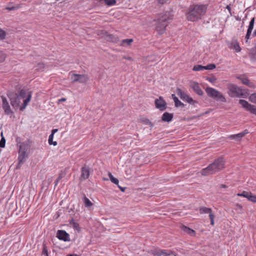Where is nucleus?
Here are the masks:
<instances>
[{"instance_id": "obj_1", "label": "nucleus", "mask_w": 256, "mask_h": 256, "mask_svg": "<svg viewBox=\"0 0 256 256\" xmlns=\"http://www.w3.org/2000/svg\"><path fill=\"white\" fill-rule=\"evenodd\" d=\"M7 96L10 99L12 107L15 110L20 108V110L21 111L26 108L32 98V92H27L24 89L21 90L18 94L8 92L7 93Z\"/></svg>"}, {"instance_id": "obj_2", "label": "nucleus", "mask_w": 256, "mask_h": 256, "mask_svg": "<svg viewBox=\"0 0 256 256\" xmlns=\"http://www.w3.org/2000/svg\"><path fill=\"white\" fill-rule=\"evenodd\" d=\"M206 5L195 4L191 6L188 12L186 14V19L190 22L198 21L202 19L206 13Z\"/></svg>"}, {"instance_id": "obj_3", "label": "nucleus", "mask_w": 256, "mask_h": 256, "mask_svg": "<svg viewBox=\"0 0 256 256\" xmlns=\"http://www.w3.org/2000/svg\"><path fill=\"white\" fill-rule=\"evenodd\" d=\"M225 160L222 157H220L216 159L212 163L208 166L203 168L201 171V174L204 176H208L216 174L224 168Z\"/></svg>"}, {"instance_id": "obj_4", "label": "nucleus", "mask_w": 256, "mask_h": 256, "mask_svg": "<svg viewBox=\"0 0 256 256\" xmlns=\"http://www.w3.org/2000/svg\"><path fill=\"white\" fill-rule=\"evenodd\" d=\"M172 19L170 12H166L160 14L157 20H154L156 22V30L158 34H162L165 32L166 27Z\"/></svg>"}, {"instance_id": "obj_5", "label": "nucleus", "mask_w": 256, "mask_h": 256, "mask_svg": "<svg viewBox=\"0 0 256 256\" xmlns=\"http://www.w3.org/2000/svg\"><path fill=\"white\" fill-rule=\"evenodd\" d=\"M18 151V163L16 166V168H19V166L24 164L28 157V151L30 148V145L26 142H24L20 144Z\"/></svg>"}, {"instance_id": "obj_6", "label": "nucleus", "mask_w": 256, "mask_h": 256, "mask_svg": "<svg viewBox=\"0 0 256 256\" xmlns=\"http://www.w3.org/2000/svg\"><path fill=\"white\" fill-rule=\"evenodd\" d=\"M228 95L232 98L238 97L246 98L247 97L248 94L242 92V89L238 87L236 85L234 84H229L228 86Z\"/></svg>"}, {"instance_id": "obj_7", "label": "nucleus", "mask_w": 256, "mask_h": 256, "mask_svg": "<svg viewBox=\"0 0 256 256\" xmlns=\"http://www.w3.org/2000/svg\"><path fill=\"white\" fill-rule=\"evenodd\" d=\"M206 92L210 97H211L216 100H220L222 102H226V99L224 96L219 91L214 88L208 87L206 89Z\"/></svg>"}, {"instance_id": "obj_8", "label": "nucleus", "mask_w": 256, "mask_h": 256, "mask_svg": "<svg viewBox=\"0 0 256 256\" xmlns=\"http://www.w3.org/2000/svg\"><path fill=\"white\" fill-rule=\"evenodd\" d=\"M89 80L88 76L86 74H72L71 76V80L72 82H79L85 83Z\"/></svg>"}, {"instance_id": "obj_9", "label": "nucleus", "mask_w": 256, "mask_h": 256, "mask_svg": "<svg viewBox=\"0 0 256 256\" xmlns=\"http://www.w3.org/2000/svg\"><path fill=\"white\" fill-rule=\"evenodd\" d=\"M239 104L246 110L250 112L253 114H256V106L250 104L247 101L244 100H240Z\"/></svg>"}, {"instance_id": "obj_10", "label": "nucleus", "mask_w": 256, "mask_h": 256, "mask_svg": "<svg viewBox=\"0 0 256 256\" xmlns=\"http://www.w3.org/2000/svg\"><path fill=\"white\" fill-rule=\"evenodd\" d=\"M154 104L156 107L160 111H164L166 108V102L161 96L155 100Z\"/></svg>"}, {"instance_id": "obj_11", "label": "nucleus", "mask_w": 256, "mask_h": 256, "mask_svg": "<svg viewBox=\"0 0 256 256\" xmlns=\"http://www.w3.org/2000/svg\"><path fill=\"white\" fill-rule=\"evenodd\" d=\"M56 237L60 240L64 242H70V240L69 234L64 230H58L56 233Z\"/></svg>"}, {"instance_id": "obj_12", "label": "nucleus", "mask_w": 256, "mask_h": 256, "mask_svg": "<svg viewBox=\"0 0 256 256\" xmlns=\"http://www.w3.org/2000/svg\"><path fill=\"white\" fill-rule=\"evenodd\" d=\"M200 214H209V217L210 220V224H214V216L212 213V210L210 208L202 207L200 209Z\"/></svg>"}, {"instance_id": "obj_13", "label": "nucleus", "mask_w": 256, "mask_h": 256, "mask_svg": "<svg viewBox=\"0 0 256 256\" xmlns=\"http://www.w3.org/2000/svg\"><path fill=\"white\" fill-rule=\"evenodd\" d=\"M2 108L4 109L6 114L9 115L12 114V112L10 109L8 102L6 98L4 96H2Z\"/></svg>"}, {"instance_id": "obj_14", "label": "nucleus", "mask_w": 256, "mask_h": 256, "mask_svg": "<svg viewBox=\"0 0 256 256\" xmlns=\"http://www.w3.org/2000/svg\"><path fill=\"white\" fill-rule=\"evenodd\" d=\"M90 176V168L88 166H84L81 169L80 180H85L88 178Z\"/></svg>"}, {"instance_id": "obj_15", "label": "nucleus", "mask_w": 256, "mask_h": 256, "mask_svg": "<svg viewBox=\"0 0 256 256\" xmlns=\"http://www.w3.org/2000/svg\"><path fill=\"white\" fill-rule=\"evenodd\" d=\"M190 86L198 95L202 96L204 92L199 86L198 83L196 82H192L190 84Z\"/></svg>"}, {"instance_id": "obj_16", "label": "nucleus", "mask_w": 256, "mask_h": 256, "mask_svg": "<svg viewBox=\"0 0 256 256\" xmlns=\"http://www.w3.org/2000/svg\"><path fill=\"white\" fill-rule=\"evenodd\" d=\"M238 78L240 80L243 84L248 86V87L251 88L254 87V84L250 82L248 78L244 76H238Z\"/></svg>"}, {"instance_id": "obj_17", "label": "nucleus", "mask_w": 256, "mask_h": 256, "mask_svg": "<svg viewBox=\"0 0 256 256\" xmlns=\"http://www.w3.org/2000/svg\"><path fill=\"white\" fill-rule=\"evenodd\" d=\"M177 94L183 100L186 101L188 100L190 96L188 95L185 92L182 90L180 88H177L176 90Z\"/></svg>"}, {"instance_id": "obj_18", "label": "nucleus", "mask_w": 256, "mask_h": 256, "mask_svg": "<svg viewBox=\"0 0 256 256\" xmlns=\"http://www.w3.org/2000/svg\"><path fill=\"white\" fill-rule=\"evenodd\" d=\"M228 47L230 49L235 50L238 52H240L241 50V48L236 40H233L230 44Z\"/></svg>"}, {"instance_id": "obj_19", "label": "nucleus", "mask_w": 256, "mask_h": 256, "mask_svg": "<svg viewBox=\"0 0 256 256\" xmlns=\"http://www.w3.org/2000/svg\"><path fill=\"white\" fill-rule=\"evenodd\" d=\"M180 228L184 232L190 234L191 236H195V235H196V232L194 230H193L190 228L187 227L184 225H182L180 226Z\"/></svg>"}, {"instance_id": "obj_20", "label": "nucleus", "mask_w": 256, "mask_h": 256, "mask_svg": "<svg viewBox=\"0 0 256 256\" xmlns=\"http://www.w3.org/2000/svg\"><path fill=\"white\" fill-rule=\"evenodd\" d=\"M173 118V114H170L168 112H165L163 114L162 117V120L164 122H170Z\"/></svg>"}, {"instance_id": "obj_21", "label": "nucleus", "mask_w": 256, "mask_h": 256, "mask_svg": "<svg viewBox=\"0 0 256 256\" xmlns=\"http://www.w3.org/2000/svg\"><path fill=\"white\" fill-rule=\"evenodd\" d=\"M172 97L174 100V104L176 107L180 106L182 108H184L185 106V104L182 102L174 94H172Z\"/></svg>"}, {"instance_id": "obj_22", "label": "nucleus", "mask_w": 256, "mask_h": 256, "mask_svg": "<svg viewBox=\"0 0 256 256\" xmlns=\"http://www.w3.org/2000/svg\"><path fill=\"white\" fill-rule=\"evenodd\" d=\"M238 196H243L248 198V200L250 201V199L252 198V194L250 192L243 191L242 193L238 194Z\"/></svg>"}, {"instance_id": "obj_23", "label": "nucleus", "mask_w": 256, "mask_h": 256, "mask_svg": "<svg viewBox=\"0 0 256 256\" xmlns=\"http://www.w3.org/2000/svg\"><path fill=\"white\" fill-rule=\"evenodd\" d=\"M107 40L112 42L117 43L119 41L118 38L113 34H108L106 36Z\"/></svg>"}, {"instance_id": "obj_24", "label": "nucleus", "mask_w": 256, "mask_h": 256, "mask_svg": "<svg viewBox=\"0 0 256 256\" xmlns=\"http://www.w3.org/2000/svg\"><path fill=\"white\" fill-rule=\"evenodd\" d=\"M83 202L84 204V206L86 208H90L92 206V203L90 201V200L86 197L85 194H84L83 197Z\"/></svg>"}, {"instance_id": "obj_25", "label": "nucleus", "mask_w": 256, "mask_h": 256, "mask_svg": "<svg viewBox=\"0 0 256 256\" xmlns=\"http://www.w3.org/2000/svg\"><path fill=\"white\" fill-rule=\"evenodd\" d=\"M243 136L244 134H242V132H240L236 134L231 135L230 136V138L231 139H234L236 140H240Z\"/></svg>"}, {"instance_id": "obj_26", "label": "nucleus", "mask_w": 256, "mask_h": 256, "mask_svg": "<svg viewBox=\"0 0 256 256\" xmlns=\"http://www.w3.org/2000/svg\"><path fill=\"white\" fill-rule=\"evenodd\" d=\"M133 40L132 38L123 40H122L120 45L122 46H124L125 45L130 46Z\"/></svg>"}, {"instance_id": "obj_27", "label": "nucleus", "mask_w": 256, "mask_h": 256, "mask_svg": "<svg viewBox=\"0 0 256 256\" xmlns=\"http://www.w3.org/2000/svg\"><path fill=\"white\" fill-rule=\"evenodd\" d=\"M108 177H109L110 180H111V182L112 183H114L116 185H118V182H119L118 179L114 177V176L112 175V174L110 172H109L108 174Z\"/></svg>"}, {"instance_id": "obj_28", "label": "nucleus", "mask_w": 256, "mask_h": 256, "mask_svg": "<svg viewBox=\"0 0 256 256\" xmlns=\"http://www.w3.org/2000/svg\"><path fill=\"white\" fill-rule=\"evenodd\" d=\"M152 254L154 256H162V250H152Z\"/></svg>"}, {"instance_id": "obj_29", "label": "nucleus", "mask_w": 256, "mask_h": 256, "mask_svg": "<svg viewBox=\"0 0 256 256\" xmlns=\"http://www.w3.org/2000/svg\"><path fill=\"white\" fill-rule=\"evenodd\" d=\"M205 70L204 66H202V65L198 64L194 66L192 70L194 71H201Z\"/></svg>"}, {"instance_id": "obj_30", "label": "nucleus", "mask_w": 256, "mask_h": 256, "mask_svg": "<svg viewBox=\"0 0 256 256\" xmlns=\"http://www.w3.org/2000/svg\"><path fill=\"white\" fill-rule=\"evenodd\" d=\"M53 138H54V135L53 134H50L48 138V143L50 145H54V146L57 145V142H54L53 141Z\"/></svg>"}, {"instance_id": "obj_31", "label": "nucleus", "mask_w": 256, "mask_h": 256, "mask_svg": "<svg viewBox=\"0 0 256 256\" xmlns=\"http://www.w3.org/2000/svg\"><path fill=\"white\" fill-rule=\"evenodd\" d=\"M70 224L74 228L78 230V228H79V224L75 222L74 218H72L70 222Z\"/></svg>"}, {"instance_id": "obj_32", "label": "nucleus", "mask_w": 256, "mask_h": 256, "mask_svg": "<svg viewBox=\"0 0 256 256\" xmlns=\"http://www.w3.org/2000/svg\"><path fill=\"white\" fill-rule=\"evenodd\" d=\"M42 254H44L46 256H48V250L47 248L46 244L44 242L42 244Z\"/></svg>"}, {"instance_id": "obj_33", "label": "nucleus", "mask_w": 256, "mask_h": 256, "mask_svg": "<svg viewBox=\"0 0 256 256\" xmlns=\"http://www.w3.org/2000/svg\"><path fill=\"white\" fill-rule=\"evenodd\" d=\"M6 58V54L2 51L0 50V63L3 62Z\"/></svg>"}, {"instance_id": "obj_34", "label": "nucleus", "mask_w": 256, "mask_h": 256, "mask_svg": "<svg viewBox=\"0 0 256 256\" xmlns=\"http://www.w3.org/2000/svg\"><path fill=\"white\" fill-rule=\"evenodd\" d=\"M6 32L2 30H0V40H4L6 37Z\"/></svg>"}, {"instance_id": "obj_35", "label": "nucleus", "mask_w": 256, "mask_h": 256, "mask_svg": "<svg viewBox=\"0 0 256 256\" xmlns=\"http://www.w3.org/2000/svg\"><path fill=\"white\" fill-rule=\"evenodd\" d=\"M249 100L251 102L256 104V93L252 94L249 97Z\"/></svg>"}, {"instance_id": "obj_36", "label": "nucleus", "mask_w": 256, "mask_h": 256, "mask_svg": "<svg viewBox=\"0 0 256 256\" xmlns=\"http://www.w3.org/2000/svg\"><path fill=\"white\" fill-rule=\"evenodd\" d=\"M254 18H253L251 19V20L250 22L249 26H248V29L252 30L254 28Z\"/></svg>"}, {"instance_id": "obj_37", "label": "nucleus", "mask_w": 256, "mask_h": 256, "mask_svg": "<svg viewBox=\"0 0 256 256\" xmlns=\"http://www.w3.org/2000/svg\"><path fill=\"white\" fill-rule=\"evenodd\" d=\"M104 1L108 6H112L116 4V0H104Z\"/></svg>"}, {"instance_id": "obj_38", "label": "nucleus", "mask_w": 256, "mask_h": 256, "mask_svg": "<svg viewBox=\"0 0 256 256\" xmlns=\"http://www.w3.org/2000/svg\"><path fill=\"white\" fill-rule=\"evenodd\" d=\"M205 70H213L216 68V64H210L206 66H204Z\"/></svg>"}, {"instance_id": "obj_39", "label": "nucleus", "mask_w": 256, "mask_h": 256, "mask_svg": "<svg viewBox=\"0 0 256 256\" xmlns=\"http://www.w3.org/2000/svg\"><path fill=\"white\" fill-rule=\"evenodd\" d=\"M186 102L188 103H189L190 104L194 105L198 103V102L193 100L192 98L191 97H189L188 100H186Z\"/></svg>"}, {"instance_id": "obj_40", "label": "nucleus", "mask_w": 256, "mask_h": 256, "mask_svg": "<svg viewBox=\"0 0 256 256\" xmlns=\"http://www.w3.org/2000/svg\"><path fill=\"white\" fill-rule=\"evenodd\" d=\"M206 80H207L211 82L212 83H214L216 80V78L214 76H212L210 77H206Z\"/></svg>"}, {"instance_id": "obj_41", "label": "nucleus", "mask_w": 256, "mask_h": 256, "mask_svg": "<svg viewBox=\"0 0 256 256\" xmlns=\"http://www.w3.org/2000/svg\"><path fill=\"white\" fill-rule=\"evenodd\" d=\"M5 144H6V139L4 138V136H2V138L0 140V147L4 148L5 146Z\"/></svg>"}, {"instance_id": "obj_42", "label": "nucleus", "mask_w": 256, "mask_h": 256, "mask_svg": "<svg viewBox=\"0 0 256 256\" xmlns=\"http://www.w3.org/2000/svg\"><path fill=\"white\" fill-rule=\"evenodd\" d=\"M64 176V175L62 173H60L59 174L58 177L55 181V186L58 184L60 180H61L63 177Z\"/></svg>"}, {"instance_id": "obj_43", "label": "nucleus", "mask_w": 256, "mask_h": 256, "mask_svg": "<svg viewBox=\"0 0 256 256\" xmlns=\"http://www.w3.org/2000/svg\"><path fill=\"white\" fill-rule=\"evenodd\" d=\"M162 255L163 256H169L172 254H173V253L170 251L169 252H167L166 250H162Z\"/></svg>"}, {"instance_id": "obj_44", "label": "nucleus", "mask_w": 256, "mask_h": 256, "mask_svg": "<svg viewBox=\"0 0 256 256\" xmlns=\"http://www.w3.org/2000/svg\"><path fill=\"white\" fill-rule=\"evenodd\" d=\"M20 8L19 6H8L6 8V9L8 10H17L18 8Z\"/></svg>"}, {"instance_id": "obj_45", "label": "nucleus", "mask_w": 256, "mask_h": 256, "mask_svg": "<svg viewBox=\"0 0 256 256\" xmlns=\"http://www.w3.org/2000/svg\"><path fill=\"white\" fill-rule=\"evenodd\" d=\"M144 122L146 124L150 125L151 127H152L154 126V124L152 123V122L148 119H146L144 120Z\"/></svg>"}, {"instance_id": "obj_46", "label": "nucleus", "mask_w": 256, "mask_h": 256, "mask_svg": "<svg viewBox=\"0 0 256 256\" xmlns=\"http://www.w3.org/2000/svg\"><path fill=\"white\" fill-rule=\"evenodd\" d=\"M250 201L254 202H256V195L252 194V198L250 199Z\"/></svg>"}, {"instance_id": "obj_47", "label": "nucleus", "mask_w": 256, "mask_h": 256, "mask_svg": "<svg viewBox=\"0 0 256 256\" xmlns=\"http://www.w3.org/2000/svg\"><path fill=\"white\" fill-rule=\"evenodd\" d=\"M250 34H246V36L245 37V38L246 39V43H248V44L250 43V42L248 41V39L250 38Z\"/></svg>"}, {"instance_id": "obj_48", "label": "nucleus", "mask_w": 256, "mask_h": 256, "mask_svg": "<svg viewBox=\"0 0 256 256\" xmlns=\"http://www.w3.org/2000/svg\"><path fill=\"white\" fill-rule=\"evenodd\" d=\"M117 186H118V188L122 192H124L125 191L126 188L122 187L118 184Z\"/></svg>"}, {"instance_id": "obj_49", "label": "nucleus", "mask_w": 256, "mask_h": 256, "mask_svg": "<svg viewBox=\"0 0 256 256\" xmlns=\"http://www.w3.org/2000/svg\"><path fill=\"white\" fill-rule=\"evenodd\" d=\"M58 131V129H53L52 131V134H53V135H54V134L57 132Z\"/></svg>"}, {"instance_id": "obj_50", "label": "nucleus", "mask_w": 256, "mask_h": 256, "mask_svg": "<svg viewBox=\"0 0 256 256\" xmlns=\"http://www.w3.org/2000/svg\"><path fill=\"white\" fill-rule=\"evenodd\" d=\"M242 134H244V136L247 134L248 133V132L247 130H245L244 132H242Z\"/></svg>"}, {"instance_id": "obj_51", "label": "nucleus", "mask_w": 256, "mask_h": 256, "mask_svg": "<svg viewBox=\"0 0 256 256\" xmlns=\"http://www.w3.org/2000/svg\"><path fill=\"white\" fill-rule=\"evenodd\" d=\"M66 100V99L65 98H62L58 100V103H60L61 102H64Z\"/></svg>"}, {"instance_id": "obj_52", "label": "nucleus", "mask_w": 256, "mask_h": 256, "mask_svg": "<svg viewBox=\"0 0 256 256\" xmlns=\"http://www.w3.org/2000/svg\"><path fill=\"white\" fill-rule=\"evenodd\" d=\"M252 30L248 28L246 34H251Z\"/></svg>"}, {"instance_id": "obj_53", "label": "nucleus", "mask_w": 256, "mask_h": 256, "mask_svg": "<svg viewBox=\"0 0 256 256\" xmlns=\"http://www.w3.org/2000/svg\"><path fill=\"white\" fill-rule=\"evenodd\" d=\"M160 4H163L164 2V0H158Z\"/></svg>"}, {"instance_id": "obj_54", "label": "nucleus", "mask_w": 256, "mask_h": 256, "mask_svg": "<svg viewBox=\"0 0 256 256\" xmlns=\"http://www.w3.org/2000/svg\"><path fill=\"white\" fill-rule=\"evenodd\" d=\"M124 58H125V59L128 60H132V58L130 57V56H127V57L126 56H124Z\"/></svg>"}, {"instance_id": "obj_55", "label": "nucleus", "mask_w": 256, "mask_h": 256, "mask_svg": "<svg viewBox=\"0 0 256 256\" xmlns=\"http://www.w3.org/2000/svg\"><path fill=\"white\" fill-rule=\"evenodd\" d=\"M226 8L228 9V10L230 12V10H231V8L230 7V6H226Z\"/></svg>"}, {"instance_id": "obj_56", "label": "nucleus", "mask_w": 256, "mask_h": 256, "mask_svg": "<svg viewBox=\"0 0 256 256\" xmlns=\"http://www.w3.org/2000/svg\"><path fill=\"white\" fill-rule=\"evenodd\" d=\"M220 188H227V186L226 185H224V184H222L220 186Z\"/></svg>"}, {"instance_id": "obj_57", "label": "nucleus", "mask_w": 256, "mask_h": 256, "mask_svg": "<svg viewBox=\"0 0 256 256\" xmlns=\"http://www.w3.org/2000/svg\"><path fill=\"white\" fill-rule=\"evenodd\" d=\"M252 35L254 36H256V29L254 30V32L253 34H252Z\"/></svg>"}, {"instance_id": "obj_58", "label": "nucleus", "mask_w": 256, "mask_h": 256, "mask_svg": "<svg viewBox=\"0 0 256 256\" xmlns=\"http://www.w3.org/2000/svg\"><path fill=\"white\" fill-rule=\"evenodd\" d=\"M0 136H1L2 138V136H3V132H1Z\"/></svg>"}]
</instances>
